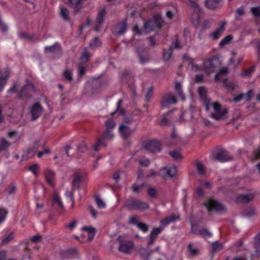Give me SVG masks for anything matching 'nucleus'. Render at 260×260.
I'll use <instances>...</instances> for the list:
<instances>
[{"label": "nucleus", "instance_id": "1", "mask_svg": "<svg viewBox=\"0 0 260 260\" xmlns=\"http://www.w3.org/2000/svg\"><path fill=\"white\" fill-rule=\"evenodd\" d=\"M162 17L159 15H155L153 18L144 23V30L146 33H149L155 28L160 29L163 23Z\"/></svg>", "mask_w": 260, "mask_h": 260}, {"label": "nucleus", "instance_id": "2", "mask_svg": "<svg viewBox=\"0 0 260 260\" xmlns=\"http://www.w3.org/2000/svg\"><path fill=\"white\" fill-rule=\"evenodd\" d=\"M125 207L130 210L148 209L149 205L146 202L135 200L134 198H129L126 200Z\"/></svg>", "mask_w": 260, "mask_h": 260}, {"label": "nucleus", "instance_id": "3", "mask_svg": "<svg viewBox=\"0 0 260 260\" xmlns=\"http://www.w3.org/2000/svg\"><path fill=\"white\" fill-rule=\"evenodd\" d=\"M83 179L82 176L78 173H74L73 174V179L71 182L72 189L71 191H66V196L70 197L71 201L72 203V206L74 204V192L76 189H79L80 188V183Z\"/></svg>", "mask_w": 260, "mask_h": 260}, {"label": "nucleus", "instance_id": "4", "mask_svg": "<svg viewBox=\"0 0 260 260\" xmlns=\"http://www.w3.org/2000/svg\"><path fill=\"white\" fill-rule=\"evenodd\" d=\"M204 205L208 209L209 213L211 210H214L218 213H223L226 210V208L224 205L212 199H209L205 201Z\"/></svg>", "mask_w": 260, "mask_h": 260}, {"label": "nucleus", "instance_id": "5", "mask_svg": "<svg viewBox=\"0 0 260 260\" xmlns=\"http://www.w3.org/2000/svg\"><path fill=\"white\" fill-rule=\"evenodd\" d=\"M220 64L218 56L214 55L212 58L204 61L203 70L210 74Z\"/></svg>", "mask_w": 260, "mask_h": 260}, {"label": "nucleus", "instance_id": "6", "mask_svg": "<svg viewBox=\"0 0 260 260\" xmlns=\"http://www.w3.org/2000/svg\"><path fill=\"white\" fill-rule=\"evenodd\" d=\"M117 240L119 242L118 250L125 254H130L134 247V243L131 240L124 239L119 236Z\"/></svg>", "mask_w": 260, "mask_h": 260}, {"label": "nucleus", "instance_id": "7", "mask_svg": "<svg viewBox=\"0 0 260 260\" xmlns=\"http://www.w3.org/2000/svg\"><path fill=\"white\" fill-rule=\"evenodd\" d=\"M213 109L215 113H211V117L216 120H220L225 118L228 110L224 108L221 109L220 105L218 102H214L212 104Z\"/></svg>", "mask_w": 260, "mask_h": 260}, {"label": "nucleus", "instance_id": "8", "mask_svg": "<svg viewBox=\"0 0 260 260\" xmlns=\"http://www.w3.org/2000/svg\"><path fill=\"white\" fill-rule=\"evenodd\" d=\"M213 160H218L220 162H224L233 159V157L228 151L224 149H221L215 152H213L211 155Z\"/></svg>", "mask_w": 260, "mask_h": 260}, {"label": "nucleus", "instance_id": "9", "mask_svg": "<svg viewBox=\"0 0 260 260\" xmlns=\"http://www.w3.org/2000/svg\"><path fill=\"white\" fill-rule=\"evenodd\" d=\"M143 146L145 149L150 152H158L161 150L159 142L155 140L144 142Z\"/></svg>", "mask_w": 260, "mask_h": 260}, {"label": "nucleus", "instance_id": "10", "mask_svg": "<svg viewBox=\"0 0 260 260\" xmlns=\"http://www.w3.org/2000/svg\"><path fill=\"white\" fill-rule=\"evenodd\" d=\"M177 103V99L174 95L171 92L164 94L161 100V108H166L170 104H175Z\"/></svg>", "mask_w": 260, "mask_h": 260}, {"label": "nucleus", "instance_id": "11", "mask_svg": "<svg viewBox=\"0 0 260 260\" xmlns=\"http://www.w3.org/2000/svg\"><path fill=\"white\" fill-rule=\"evenodd\" d=\"M43 111V108L39 102L32 104L30 108L31 120H37L41 115Z\"/></svg>", "mask_w": 260, "mask_h": 260}, {"label": "nucleus", "instance_id": "12", "mask_svg": "<svg viewBox=\"0 0 260 260\" xmlns=\"http://www.w3.org/2000/svg\"><path fill=\"white\" fill-rule=\"evenodd\" d=\"M177 174V168L175 166L164 167L159 171V175L163 178H173Z\"/></svg>", "mask_w": 260, "mask_h": 260}, {"label": "nucleus", "instance_id": "13", "mask_svg": "<svg viewBox=\"0 0 260 260\" xmlns=\"http://www.w3.org/2000/svg\"><path fill=\"white\" fill-rule=\"evenodd\" d=\"M119 132L121 137L124 139L129 138L134 133L135 130L132 129L130 127L125 124H121L119 127Z\"/></svg>", "mask_w": 260, "mask_h": 260}, {"label": "nucleus", "instance_id": "14", "mask_svg": "<svg viewBox=\"0 0 260 260\" xmlns=\"http://www.w3.org/2000/svg\"><path fill=\"white\" fill-rule=\"evenodd\" d=\"M140 61L141 63H145L150 60L148 50L144 47H140L136 49Z\"/></svg>", "mask_w": 260, "mask_h": 260}, {"label": "nucleus", "instance_id": "15", "mask_svg": "<svg viewBox=\"0 0 260 260\" xmlns=\"http://www.w3.org/2000/svg\"><path fill=\"white\" fill-rule=\"evenodd\" d=\"M191 233L194 235L201 236L205 238L211 237L212 236V233L207 228L198 229L196 226H192Z\"/></svg>", "mask_w": 260, "mask_h": 260}, {"label": "nucleus", "instance_id": "16", "mask_svg": "<svg viewBox=\"0 0 260 260\" xmlns=\"http://www.w3.org/2000/svg\"><path fill=\"white\" fill-rule=\"evenodd\" d=\"M162 227L154 228L152 229L148 237V240L147 242L148 246H150L154 244L157 236L162 232Z\"/></svg>", "mask_w": 260, "mask_h": 260}, {"label": "nucleus", "instance_id": "17", "mask_svg": "<svg viewBox=\"0 0 260 260\" xmlns=\"http://www.w3.org/2000/svg\"><path fill=\"white\" fill-rule=\"evenodd\" d=\"M84 0H69L68 5L73 9L74 14L78 13L83 8V2Z\"/></svg>", "mask_w": 260, "mask_h": 260}, {"label": "nucleus", "instance_id": "18", "mask_svg": "<svg viewBox=\"0 0 260 260\" xmlns=\"http://www.w3.org/2000/svg\"><path fill=\"white\" fill-rule=\"evenodd\" d=\"M127 23L126 21L118 22L115 26L113 32L116 36H121L125 33L126 30Z\"/></svg>", "mask_w": 260, "mask_h": 260}, {"label": "nucleus", "instance_id": "19", "mask_svg": "<svg viewBox=\"0 0 260 260\" xmlns=\"http://www.w3.org/2000/svg\"><path fill=\"white\" fill-rule=\"evenodd\" d=\"M226 22L222 21L219 23V26L216 30L211 34V38L213 40H216L219 38L221 35L225 30V25Z\"/></svg>", "mask_w": 260, "mask_h": 260}, {"label": "nucleus", "instance_id": "20", "mask_svg": "<svg viewBox=\"0 0 260 260\" xmlns=\"http://www.w3.org/2000/svg\"><path fill=\"white\" fill-rule=\"evenodd\" d=\"M45 52L46 53H52L55 56H58L61 54L60 45L58 43H55L53 46L46 47Z\"/></svg>", "mask_w": 260, "mask_h": 260}, {"label": "nucleus", "instance_id": "21", "mask_svg": "<svg viewBox=\"0 0 260 260\" xmlns=\"http://www.w3.org/2000/svg\"><path fill=\"white\" fill-rule=\"evenodd\" d=\"M25 85L19 91L20 98L28 96V93L25 91V89H29V91H35V85L32 83L30 82L28 79L25 80Z\"/></svg>", "mask_w": 260, "mask_h": 260}, {"label": "nucleus", "instance_id": "22", "mask_svg": "<svg viewBox=\"0 0 260 260\" xmlns=\"http://www.w3.org/2000/svg\"><path fill=\"white\" fill-rule=\"evenodd\" d=\"M179 219V217L178 216H176L174 214H172L166 218L162 219L160 221V226L162 227V229L170 224V223L174 222L176 220H178Z\"/></svg>", "mask_w": 260, "mask_h": 260}, {"label": "nucleus", "instance_id": "23", "mask_svg": "<svg viewBox=\"0 0 260 260\" xmlns=\"http://www.w3.org/2000/svg\"><path fill=\"white\" fill-rule=\"evenodd\" d=\"M254 198L253 193L248 194H240L237 197V201L242 203H247L252 201Z\"/></svg>", "mask_w": 260, "mask_h": 260}, {"label": "nucleus", "instance_id": "24", "mask_svg": "<svg viewBox=\"0 0 260 260\" xmlns=\"http://www.w3.org/2000/svg\"><path fill=\"white\" fill-rule=\"evenodd\" d=\"M222 0H206L205 4L209 9H214L219 7L221 5Z\"/></svg>", "mask_w": 260, "mask_h": 260}, {"label": "nucleus", "instance_id": "25", "mask_svg": "<svg viewBox=\"0 0 260 260\" xmlns=\"http://www.w3.org/2000/svg\"><path fill=\"white\" fill-rule=\"evenodd\" d=\"M82 230L87 232V239L88 241H91L94 237L95 234V229L93 228L88 226H84Z\"/></svg>", "mask_w": 260, "mask_h": 260}, {"label": "nucleus", "instance_id": "26", "mask_svg": "<svg viewBox=\"0 0 260 260\" xmlns=\"http://www.w3.org/2000/svg\"><path fill=\"white\" fill-rule=\"evenodd\" d=\"M106 15V9L105 7H104L99 11L98 14L96 22L99 23V24L101 25L103 23Z\"/></svg>", "mask_w": 260, "mask_h": 260}, {"label": "nucleus", "instance_id": "27", "mask_svg": "<svg viewBox=\"0 0 260 260\" xmlns=\"http://www.w3.org/2000/svg\"><path fill=\"white\" fill-rule=\"evenodd\" d=\"M39 146L40 145L39 144V141H35L34 142V146L32 147L28 148L27 149L26 152L28 155L27 157H31L32 156H34L36 150L39 148Z\"/></svg>", "mask_w": 260, "mask_h": 260}, {"label": "nucleus", "instance_id": "28", "mask_svg": "<svg viewBox=\"0 0 260 260\" xmlns=\"http://www.w3.org/2000/svg\"><path fill=\"white\" fill-rule=\"evenodd\" d=\"M106 146V141L101 137L98 139L97 142L93 146V149L94 151L98 152L101 147H105Z\"/></svg>", "mask_w": 260, "mask_h": 260}, {"label": "nucleus", "instance_id": "29", "mask_svg": "<svg viewBox=\"0 0 260 260\" xmlns=\"http://www.w3.org/2000/svg\"><path fill=\"white\" fill-rule=\"evenodd\" d=\"M45 175L46 181L50 185L52 186L53 180L55 176L54 172L51 170H47L45 172Z\"/></svg>", "mask_w": 260, "mask_h": 260}, {"label": "nucleus", "instance_id": "30", "mask_svg": "<svg viewBox=\"0 0 260 260\" xmlns=\"http://www.w3.org/2000/svg\"><path fill=\"white\" fill-rule=\"evenodd\" d=\"M11 143L6 140L5 138H2L0 139V152L5 151L10 147Z\"/></svg>", "mask_w": 260, "mask_h": 260}, {"label": "nucleus", "instance_id": "31", "mask_svg": "<svg viewBox=\"0 0 260 260\" xmlns=\"http://www.w3.org/2000/svg\"><path fill=\"white\" fill-rule=\"evenodd\" d=\"M59 14L61 18L64 20L68 21L70 20V18L69 16V12L66 8H60Z\"/></svg>", "mask_w": 260, "mask_h": 260}, {"label": "nucleus", "instance_id": "32", "mask_svg": "<svg viewBox=\"0 0 260 260\" xmlns=\"http://www.w3.org/2000/svg\"><path fill=\"white\" fill-rule=\"evenodd\" d=\"M187 249L191 256H197L199 254V250L198 248L194 246L191 243L188 245Z\"/></svg>", "mask_w": 260, "mask_h": 260}, {"label": "nucleus", "instance_id": "33", "mask_svg": "<svg viewBox=\"0 0 260 260\" xmlns=\"http://www.w3.org/2000/svg\"><path fill=\"white\" fill-rule=\"evenodd\" d=\"M211 247L213 253L216 252L223 248L222 244L218 241L213 242L211 244Z\"/></svg>", "mask_w": 260, "mask_h": 260}, {"label": "nucleus", "instance_id": "34", "mask_svg": "<svg viewBox=\"0 0 260 260\" xmlns=\"http://www.w3.org/2000/svg\"><path fill=\"white\" fill-rule=\"evenodd\" d=\"M106 141L107 140H112L114 138V134L112 131L109 130H105L101 137Z\"/></svg>", "mask_w": 260, "mask_h": 260}, {"label": "nucleus", "instance_id": "35", "mask_svg": "<svg viewBox=\"0 0 260 260\" xmlns=\"http://www.w3.org/2000/svg\"><path fill=\"white\" fill-rule=\"evenodd\" d=\"M175 89L177 95L181 98L183 100H185V96L182 90L181 85L180 82L175 84Z\"/></svg>", "mask_w": 260, "mask_h": 260}, {"label": "nucleus", "instance_id": "36", "mask_svg": "<svg viewBox=\"0 0 260 260\" xmlns=\"http://www.w3.org/2000/svg\"><path fill=\"white\" fill-rule=\"evenodd\" d=\"M219 72L215 76V80H220V75H226L229 73V68L228 67H221L218 70Z\"/></svg>", "mask_w": 260, "mask_h": 260}, {"label": "nucleus", "instance_id": "37", "mask_svg": "<svg viewBox=\"0 0 260 260\" xmlns=\"http://www.w3.org/2000/svg\"><path fill=\"white\" fill-rule=\"evenodd\" d=\"M101 44L102 42L99 38L98 37H95L90 42L89 45L91 48L95 49L101 46Z\"/></svg>", "mask_w": 260, "mask_h": 260}, {"label": "nucleus", "instance_id": "38", "mask_svg": "<svg viewBox=\"0 0 260 260\" xmlns=\"http://www.w3.org/2000/svg\"><path fill=\"white\" fill-rule=\"evenodd\" d=\"M57 204L61 209H64L63 205L60 197L57 193H54L52 199V204Z\"/></svg>", "mask_w": 260, "mask_h": 260}, {"label": "nucleus", "instance_id": "39", "mask_svg": "<svg viewBox=\"0 0 260 260\" xmlns=\"http://www.w3.org/2000/svg\"><path fill=\"white\" fill-rule=\"evenodd\" d=\"M196 168L199 174L204 175L206 173L205 168L204 165L201 161H197L196 162Z\"/></svg>", "mask_w": 260, "mask_h": 260}, {"label": "nucleus", "instance_id": "40", "mask_svg": "<svg viewBox=\"0 0 260 260\" xmlns=\"http://www.w3.org/2000/svg\"><path fill=\"white\" fill-rule=\"evenodd\" d=\"M64 79L68 82H71L73 80V74L70 70H66L62 74Z\"/></svg>", "mask_w": 260, "mask_h": 260}, {"label": "nucleus", "instance_id": "41", "mask_svg": "<svg viewBox=\"0 0 260 260\" xmlns=\"http://www.w3.org/2000/svg\"><path fill=\"white\" fill-rule=\"evenodd\" d=\"M233 36L232 35H229L224 37L221 40L219 44V47L221 48L224 46L228 44L230 41L232 40Z\"/></svg>", "mask_w": 260, "mask_h": 260}, {"label": "nucleus", "instance_id": "42", "mask_svg": "<svg viewBox=\"0 0 260 260\" xmlns=\"http://www.w3.org/2000/svg\"><path fill=\"white\" fill-rule=\"evenodd\" d=\"M173 51V48L172 46H170L168 50L164 51L163 57L166 61L168 60L171 58Z\"/></svg>", "mask_w": 260, "mask_h": 260}, {"label": "nucleus", "instance_id": "43", "mask_svg": "<svg viewBox=\"0 0 260 260\" xmlns=\"http://www.w3.org/2000/svg\"><path fill=\"white\" fill-rule=\"evenodd\" d=\"M95 201L99 208H105L106 207V204L104 202L101 198L100 196L96 195L95 197Z\"/></svg>", "mask_w": 260, "mask_h": 260}, {"label": "nucleus", "instance_id": "44", "mask_svg": "<svg viewBox=\"0 0 260 260\" xmlns=\"http://www.w3.org/2000/svg\"><path fill=\"white\" fill-rule=\"evenodd\" d=\"M90 55L86 52L83 53L82 55L80 57V62L79 64H84L86 63L89 60Z\"/></svg>", "mask_w": 260, "mask_h": 260}, {"label": "nucleus", "instance_id": "45", "mask_svg": "<svg viewBox=\"0 0 260 260\" xmlns=\"http://www.w3.org/2000/svg\"><path fill=\"white\" fill-rule=\"evenodd\" d=\"M169 154L176 160H180L182 158L180 152L176 150L169 152Z\"/></svg>", "mask_w": 260, "mask_h": 260}, {"label": "nucleus", "instance_id": "46", "mask_svg": "<svg viewBox=\"0 0 260 260\" xmlns=\"http://www.w3.org/2000/svg\"><path fill=\"white\" fill-rule=\"evenodd\" d=\"M106 128L105 130L112 131L115 126V122L112 120H108L105 122Z\"/></svg>", "mask_w": 260, "mask_h": 260}, {"label": "nucleus", "instance_id": "47", "mask_svg": "<svg viewBox=\"0 0 260 260\" xmlns=\"http://www.w3.org/2000/svg\"><path fill=\"white\" fill-rule=\"evenodd\" d=\"M138 162L142 166L147 167L149 166L150 162L148 158L143 157L138 159Z\"/></svg>", "mask_w": 260, "mask_h": 260}, {"label": "nucleus", "instance_id": "48", "mask_svg": "<svg viewBox=\"0 0 260 260\" xmlns=\"http://www.w3.org/2000/svg\"><path fill=\"white\" fill-rule=\"evenodd\" d=\"M39 165L37 164H34L29 166L28 170L31 171L36 177L38 176V171L39 169Z\"/></svg>", "mask_w": 260, "mask_h": 260}, {"label": "nucleus", "instance_id": "49", "mask_svg": "<svg viewBox=\"0 0 260 260\" xmlns=\"http://www.w3.org/2000/svg\"><path fill=\"white\" fill-rule=\"evenodd\" d=\"M187 5L192 8L194 9L199 12H201V9L198 4L192 0H189Z\"/></svg>", "mask_w": 260, "mask_h": 260}, {"label": "nucleus", "instance_id": "50", "mask_svg": "<svg viewBox=\"0 0 260 260\" xmlns=\"http://www.w3.org/2000/svg\"><path fill=\"white\" fill-rule=\"evenodd\" d=\"M140 254L143 258H148L150 256V253L146 249L143 248L139 250Z\"/></svg>", "mask_w": 260, "mask_h": 260}, {"label": "nucleus", "instance_id": "51", "mask_svg": "<svg viewBox=\"0 0 260 260\" xmlns=\"http://www.w3.org/2000/svg\"><path fill=\"white\" fill-rule=\"evenodd\" d=\"M251 12L254 17L260 18V7H253L251 9Z\"/></svg>", "mask_w": 260, "mask_h": 260}, {"label": "nucleus", "instance_id": "52", "mask_svg": "<svg viewBox=\"0 0 260 260\" xmlns=\"http://www.w3.org/2000/svg\"><path fill=\"white\" fill-rule=\"evenodd\" d=\"M199 92L201 98L205 100L206 99H208L206 96V90L204 87H200L199 88Z\"/></svg>", "mask_w": 260, "mask_h": 260}, {"label": "nucleus", "instance_id": "53", "mask_svg": "<svg viewBox=\"0 0 260 260\" xmlns=\"http://www.w3.org/2000/svg\"><path fill=\"white\" fill-rule=\"evenodd\" d=\"M255 68V66H253L250 69L248 70H245L242 73V76H250L252 73L254 72Z\"/></svg>", "mask_w": 260, "mask_h": 260}, {"label": "nucleus", "instance_id": "54", "mask_svg": "<svg viewBox=\"0 0 260 260\" xmlns=\"http://www.w3.org/2000/svg\"><path fill=\"white\" fill-rule=\"evenodd\" d=\"M138 228L143 232L145 233L148 231V226L142 222H138L137 224Z\"/></svg>", "mask_w": 260, "mask_h": 260}, {"label": "nucleus", "instance_id": "55", "mask_svg": "<svg viewBox=\"0 0 260 260\" xmlns=\"http://www.w3.org/2000/svg\"><path fill=\"white\" fill-rule=\"evenodd\" d=\"M20 37L22 39H24V40H27L28 41H34L33 36H32L31 35H28L25 33L20 34Z\"/></svg>", "mask_w": 260, "mask_h": 260}, {"label": "nucleus", "instance_id": "56", "mask_svg": "<svg viewBox=\"0 0 260 260\" xmlns=\"http://www.w3.org/2000/svg\"><path fill=\"white\" fill-rule=\"evenodd\" d=\"M13 239V233H10L7 236L4 238L2 241V244L5 245Z\"/></svg>", "mask_w": 260, "mask_h": 260}, {"label": "nucleus", "instance_id": "57", "mask_svg": "<svg viewBox=\"0 0 260 260\" xmlns=\"http://www.w3.org/2000/svg\"><path fill=\"white\" fill-rule=\"evenodd\" d=\"M78 150L82 153L85 152L87 150V146L84 141L78 146Z\"/></svg>", "mask_w": 260, "mask_h": 260}, {"label": "nucleus", "instance_id": "58", "mask_svg": "<svg viewBox=\"0 0 260 260\" xmlns=\"http://www.w3.org/2000/svg\"><path fill=\"white\" fill-rule=\"evenodd\" d=\"M7 212L4 209H0V224L5 219Z\"/></svg>", "mask_w": 260, "mask_h": 260}, {"label": "nucleus", "instance_id": "59", "mask_svg": "<svg viewBox=\"0 0 260 260\" xmlns=\"http://www.w3.org/2000/svg\"><path fill=\"white\" fill-rule=\"evenodd\" d=\"M145 186V184H142L141 185H133L132 188L134 192H139L140 191L141 189Z\"/></svg>", "mask_w": 260, "mask_h": 260}, {"label": "nucleus", "instance_id": "60", "mask_svg": "<svg viewBox=\"0 0 260 260\" xmlns=\"http://www.w3.org/2000/svg\"><path fill=\"white\" fill-rule=\"evenodd\" d=\"M153 94V88H149L147 92V93L145 95V99L147 102H149Z\"/></svg>", "mask_w": 260, "mask_h": 260}, {"label": "nucleus", "instance_id": "61", "mask_svg": "<svg viewBox=\"0 0 260 260\" xmlns=\"http://www.w3.org/2000/svg\"><path fill=\"white\" fill-rule=\"evenodd\" d=\"M223 86L228 87L229 89H234V84L230 82L227 79H225L223 80Z\"/></svg>", "mask_w": 260, "mask_h": 260}, {"label": "nucleus", "instance_id": "62", "mask_svg": "<svg viewBox=\"0 0 260 260\" xmlns=\"http://www.w3.org/2000/svg\"><path fill=\"white\" fill-rule=\"evenodd\" d=\"M78 74L80 76H82L85 74V68L83 64H78Z\"/></svg>", "mask_w": 260, "mask_h": 260}, {"label": "nucleus", "instance_id": "63", "mask_svg": "<svg viewBox=\"0 0 260 260\" xmlns=\"http://www.w3.org/2000/svg\"><path fill=\"white\" fill-rule=\"evenodd\" d=\"M156 194V190L154 188L150 187L148 189V194L150 198H154Z\"/></svg>", "mask_w": 260, "mask_h": 260}, {"label": "nucleus", "instance_id": "64", "mask_svg": "<svg viewBox=\"0 0 260 260\" xmlns=\"http://www.w3.org/2000/svg\"><path fill=\"white\" fill-rule=\"evenodd\" d=\"M255 247L257 248H260V233L258 234L254 239Z\"/></svg>", "mask_w": 260, "mask_h": 260}]
</instances>
